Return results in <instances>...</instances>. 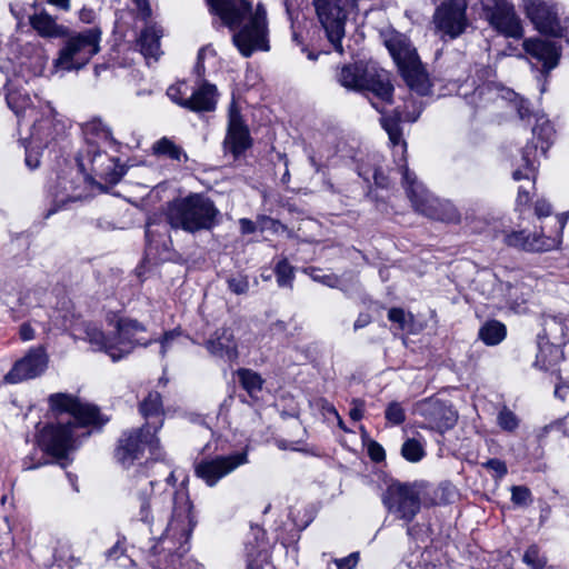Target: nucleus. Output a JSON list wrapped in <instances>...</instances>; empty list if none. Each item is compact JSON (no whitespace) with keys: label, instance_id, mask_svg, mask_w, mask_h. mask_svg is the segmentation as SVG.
I'll return each instance as SVG.
<instances>
[{"label":"nucleus","instance_id":"20","mask_svg":"<svg viewBox=\"0 0 569 569\" xmlns=\"http://www.w3.org/2000/svg\"><path fill=\"white\" fill-rule=\"evenodd\" d=\"M422 111V103L416 100L412 96L405 100L402 110L398 107L395 111V116H383L381 118V126L389 136V140L393 148V154H400L405 159L407 151V143L402 139V131L400 129V122H413L416 121Z\"/></svg>","mask_w":569,"mask_h":569},{"label":"nucleus","instance_id":"46","mask_svg":"<svg viewBox=\"0 0 569 569\" xmlns=\"http://www.w3.org/2000/svg\"><path fill=\"white\" fill-rule=\"evenodd\" d=\"M511 501L517 506H528L532 501L530 490L525 486H513L511 488Z\"/></svg>","mask_w":569,"mask_h":569},{"label":"nucleus","instance_id":"11","mask_svg":"<svg viewBox=\"0 0 569 569\" xmlns=\"http://www.w3.org/2000/svg\"><path fill=\"white\" fill-rule=\"evenodd\" d=\"M527 18L540 33L561 38L569 29V14L553 0H521Z\"/></svg>","mask_w":569,"mask_h":569},{"label":"nucleus","instance_id":"16","mask_svg":"<svg viewBox=\"0 0 569 569\" xmlns=\"http://www.w3.org/2000/svg\"><path fill=\"white\" fill-rule=\"evenodd\" d=\"M421 490L415 483H391L383 495V503L397 518L410 522L420 510Z\"/></svg>","mask_w":569,"mask_h":569},{"label":"nucleus","instance_id":"51","mask_svg":"<svg viewBox=\"0 0 569 569\" xmlns=\"http://www.w3.org/2000/svg\"><path fill=\"white\" fill-rule=\"evenodd\" d=\"M483 466L491 470L498 479L505 477L508 471L506 463L499 459H490Z\"/></svg>","mask_w":569,"mask_h":569},{"label":"nucleus","instance_id":"55","mask_svg":"<svg viewBox=\"0 0 569 569\" xmlns=\"http://www.w3.org/2000/svg\"><path fill=\"white\" fill-rule=\"evenodd\" d=\"M352 408L350 409L349 416L353 421H359L363 417L365 401L361 399H353Z\"/></svg>","mask_w":569,"mask_h":569},{"label":"nucleus","instance_id":"45","mask_svg":"<svg viewBox=\"0 0 569 569\" xmlns=\"http://www.w3.org/2000/svg\"><path fill=\"white\" fill-rule=\"evenodd\" d=\"M523 561L531 567V569H543L546 566V559L540 556L539 549L537 546H530L525 555Z\"/></svg>","mask_w":569,"mask_h":569},{"label":"nucleus","instance_id":"15","mask_svg":"<svg viewBox=\"0 0 569 569\" xmlns=\"http://www.w3.org/2000/svg\"><path fill=\"white\" fill-rule=\"evenodd\" d=\"M533 138L537 140L536 144H528L521 154L522 164H520L512 173L515 180L535 179L537 169V152L545 154L549 149L555 130L548 119L539 117L536 126L532 129Z\"/></svg>","mask_w":569,"mask_h":569},{"label":"nucleus","instance_id":"40","mask_svg":"<svg viewBox=\"0 0 569 569\" xmlns=\"http://www.w3.org/2000/svg\"><path fill=\"white\" fill-rule=\"evenodd\" d=\"M402 457L410 462H418L425 456L422 445L416 439H408L401 447Z\"/></svg>","mask_w":569,"mask_h":569},{"label":"nucleus","instance_id":"14","mask_svg":"<svg viewBox=\"0 0 569 569\" xmlns=\"http://www.w3.org/2000/svg\"><path fill=\"white\" fill-rule=\"evenodd\" d=\"M467 0H446L432 14L435 33L441 40H453L462 36L469 27Z\"/></svg>","mask_w":569,"mask_h":569},{"label":"nucleus","instance_id":"61","mask_svg":"<svg viewBox=\"0 0 569 569\" xmlns=\"http://www.w3.org/2000/svg\"><path fill=\"white\" fill-rule=\"evenodd\" d=\"M530 200L529 191L525 190L523 187L519 188L518 197H517V206L520 209L521 207L528 206Z\"/></svg>","mask_w":569,"mask_h":569},{"label":"nucleus","instance_id":"8","mask_svg":"<svg viewBox=\"0 0 569 569\" xmlns=\"http://www.w3.org/2000/svg\"><path fill=\"white\" fill-rule=\"evenodd\" d=\"M385 44L408 87L419 96L428 94L431 87L428 73L408 37L390 31L385 36Z\"/></svg>","mask_w":569,"mask_h":569},{"label":"nucleus","instance_id":"9","mask_svg":"<svg viewBox=\"0 0 569 569\" xmlns=\"http://www.w3.org/2000/svg\"><path fill=\"white\" fill-rule=\"evenodd\" d=\"M338 81L347 89L371 92L381 102H391L393 87L390 74L373 63L345 66L338 74Z\"/></svg>","mask_w":569,"mask_h":569},{"label":"nucleus","instance_id":"39","mask_svg":"<svg viewBox=\"0 0 569 569\" xmlns=\"http://www.w3.org/2000/svg\"><path fill=\"white\" fill-rule=\"evenodd\" d=\"M359 176L362 177L366 181H369L370 178H372L378 187L387 186V176L380 168H378L376 158H373L372 161L366 166L359 167Z\"/></svg>","mask_w":569,"mask_h":569},{"label":"nucleus","instance_id":"10","mask_svg":"<svg viewBox=\"0 0 569 569\" xmlns=\"http://www.w3.org/2000/svg\"><path fill=\"white\" fill-rule=\"evenodd\" d=\"M101 34L97 26L71 34L54 60V68L61 71L83 68L100 51Z\"/></svg>","mask_w":569,"mask_h":569},{"label":"nucleus","instance_id":"17","mask_svg":"<svg viewBox=\"0 0 569 569\" xmlns=\"http://www.w3.org/2000/svg\"><path fill=\"white\" fill-rule=\"evenodd\" d=\"M482 16L499 33L519 39L523 34L521 20L507 0H481Z\"/></svg>","mask_w":569,"mask_h":569},{"label":"nucleus","instance_id":"22","mask_svg":"<svg viewBox=\"0 0 569 569\" xmlns=\"http://www.w3.org/2000/svg\"><path fill=\"white\" fill-rule=\"evenodd\" d=\"M49 407L56 415L69 413L71 421L81 425H96L100 422L99 410L88 403H81L76 397L69 393H52L48 398Z\"/></svg>","mask_w":569,"mask_h":569},{"label":"nucleus","instance_id":"37","mask_svg":"<svg viewBox=\"0 0 569 569\" xmlns=\"http://www.w3.org/2000/svg\"><path fill=\"white\" fill-rule=\"evenodd\" d=\"M153 151L157 154H164L177 161L187 160V154L183 150L168 138L158 140L153 144Z\"/></svg>","mask_w":569,"mask_h":569},{"label":"nucleus","instance_id":"1","mask_svg":"<svg viewBox=\"0 0 569 569\" xmlns=\"http://www.w3.org/2000/svg\"><path fill=\"white\" fill-rule=\"evenodd\" d=\"M192 509L184 490H167L152 498L139 497V519L149 526L152 533L161 530L152 547L150 562L154 569H186L184 557L197 525Z\"/></svg>","mask_w":569,"mask_h":569},{"label":"nucleus","instance_id":"60","mask_svg":"<svg viewBox=\"0 0 569 569\" xmlns=\"http://www.w3.org/2000/svg\"><path fill=\"white\" fill-rule=\"evenodd\" d=\"M555 396L562 401L566 400L569 397V383H557L555 388Z\"/></svg>","mask_w":569,"mask_h":569},{"label":"nucleus","instance_id":"54","mask_svg":"<svg viewBox=\"0 0 569 569\" xmlns=\"http://www.w3.org/2000/svg\"><path fill=\"white\" fill-rule=\"evenodd\" d=\"M368 453H369V457L376 462L382 461L386 456V452H385V449L382 448V446L376 441H371L368 445Z\"/></svg>","mask_w":569,"mask_h":569},{"label":"nucleus","instance_id":"25","mask_svg":"<svg viewBox=\"0 0 569 569\" xmlns=\"http://www.w3.org/2000/svg\"><path fill=\"white\" fill-rule=\"evenodd\" d=\"M569 216L557 217L559 231L556 237H542L540 234H527L526 231H513L506 236L505 241L508 246L523 249L526 251H549L557 249L561 243V233Z\"/></svg>","mask_w":569,"mask_h":569},{"label":"nucleus","instance_id":"62","mask_svg":"<svg viewBox=\"0 0 569 569\" xmlns=\"http://www.w3.org/2000/svg\"><path fill=\"white\" fill-rule=\"evenodd\" d=\"M239 223H240V229H241L242 233L248 234V233L254 232V230H256L254 223L247 218L240 219Z\"/></svg>","mask_w":569,"mask_h":569},{"label":"nucleus","instance_id":"23","mask_svg":"<svg viewBox=\"0 0 569 569\" xmlns=\"http://www.w3.org/2000/svg\"><path fill=\"white\" fill-rule=\"evenodd\" d=\"M79 426L71 420L48 425L40 433V445L48 453L64 458L74 448L76 429Z\"/></svg>","mask_w":569,"mask_h":569},{"label":"nucleus","instance_id":"35","mask_svg":"<svg viewBox=\"0 0 569 569\" xmlns=\"http://www.w3.org/2000/svg\"><path fill=\"white\" fill-rule=\"evenodd\" d=\"M560 359V349L553 345L547 343L540 348L537 355L536 365L540 369L552 370Z\"/></svg>","mask_w":569,"mask_h":569},{"label":"nucleus","instance_id":"26","mask_svg":"<svg viewBox=\"0 0 569 569\" xmlns=\"http://www.w3.org/2000/svg\"><path fill=\"white\" fill-rule=\"evenodd\" d=\"M48 367V355L42 347L32 348L18 360L12 369L4 376L9 383H19L42 375Z\"/></svg>","mask_w":569,"mask_h":569},{"label":"nucleus","instance_id":"57","mask_svg":"<svg viewBox=\"0 0 569 569\" xmlns=\"http://www.w3.org/2000/svg\"><path fill=\"white\" fill-rule=\"evenodd\" d=\"M79 19L83 23H93L97 19V13L93 9L84 7L79 11Z\"/></svg>","mask_w":569,"mask_h":569},{"label":"nucleus","instance_id":"63","mask_svg":"<svg viewBox=\"0 0 569 569\" xmlns=\"http://www.w3.org/2000/svg\"><path fill=\"white\" fill-rule=\"evenodd\" d=\"M20 337L23 341L31 340L34 337V331L29 325L24 323L20 327Z\"/></svg>","mask_w":569,"mask_h":569},{"label":"nucleus","instance_id":"24","mask_svg":"<svg viewBox=\"0 0 569 569\" xmlns=\"http://www.w3.org/2000/svg\"><path fill=\"white\" fill-rule=\"evenodd\" d=\"M78 166L91 179L99 178L107 182H117L120 178L116 171L114 160L90 143L86 152L78 157Z\"/></svg>","mask_w":569,"mask_h":569},{"label":"nucleus","instance_id":"12","mask_svg":"<svg viewBox=\"0 0 569 569\" xmlns=\"http://www.w3.org/2000/svg\"><path fill=\"white\" fill-rule=\"evenodd\" d=\"M402 178L407 194L415 209L425 216L447 222H459L460 214L449 201H439L419 183L407 166L402 168Z\"/></svg>","mask_w":569,"mask_h":569},{"label":"nucleus","instance_id":"2","mask_svg":"<svg viewBox=\"0 0 569 569\" xmlns=\"http://www.w3.org/2000/svg\"><path fill=\"white\" fill-rule=\"evenodd\" d=\"M209 12L221 20L232 34V42L243 57L268 51L267 13L261 4L252 10L246 0H206Z\"/></svg>","mask_w":569,"mask_h":569},{"label":"nucleus","instance_id":"34","mask_svg":"<svg viewBox=\"0 0 569 569\" xmlns=\"http://www.w3.org/2000/svg\"><path fill=\"white\" fill-rule=\"evenodd\" d=\"M506 327L503 323L491 320L486 322L479 330V338L488 346H496L506 338Z\"/></svg>","mask_w":569,"mask_h":569},{"label":"nucleus","instance_id":"28","mask_svg":"<svg viewBox=\"0 0 569 569\" xmlns=\"http://www.w3.org/2000/svg\"><path fill=\"white\" fill-rule=\"evenodd\" d=\"M249 144V131L242 121L238 108L234 103H231L229 108L228 132L224 146L229 151L237 156L243 152Z\"/></svg>","mask_w":569,"mask_h":569},{"label":"nucleus","instance_id":"4","mask_svg":"<svg viewBox=\"0 0 569 569\" xmlns=\"http://www.w3.org/2000/svg\"><path fill=\"white\" fill-rule=\"evenodd\" d=\"M219 216L213 201L201 193H191L168 203L166 218L173 229L194 233L211 229Z\"/></svg>","mask_w":569,"mask_h":569},{"label":"nucleus","instance_id":"33","mask_svg":"<svg viewBox=\"0 0 569 569\" xmlns=\"http://www.w3.org/2000/svg\"><path fill=\"white\" fill-rule=\"evenodd\" d=\"M162 30L156 24L146 27L138 40L141 53L146 58L157 59L160 54V38Z\"/></svg>","mask_w":569,"mask_h":569},{"label":"nucleus","instance_id":"19","mask_svg":"<svg viewBox=\"0 0 569 569\" xmlns=\"http://www.w3.org/2000/svg\"><path fill=\"white\" fill-rule=\"evenodd\" d=\"M248 462V451L243 449L226 456L202 459L196 465L194 471L197 477L202 479L208 486L213 487L220 479Z\"/></svg>","mask_w":569,"mask_h":569},{"label":"nucleus","instance_id":"64","mask_svg":"<svg viewBox=\"0 0 569 569\" xmlns=\"http://www.w3.org/2000/svg\"><path fill=\"white\" fill-rule=\"evenodd\" d=\"M143 17L150 16V8L147 0H133Z\"/></svg>","mask_w":569,"mask_h":569},{"label":"nucleus","instance_id":"27","mask_svg":"<svg viewBox=\"0 0 569 569\" xmlns=\"http://www.w3.org/2000/svg\"><path fill=\"white\" fill-rule=\"evenodd\" d=\"M522 47L531 58L542 63V68L547 72L559 63L561 49L552 41L535 37L526 39Z\"/></svg>","mask_w":569,"mask_h":569},{"label":"nucleus","instance_id":"42","mask_svg":"<svg viewBox=\"0 0 569 569\" xmlns=\"http://www.w3.org/2000/svg\"><path fill=\"white\" fill-rule=\"evenodd\" d=\"M498 426L506 431H513L519 426V419L517 416L507 407H503L497 416Z\"/></svg>","mask_w":569,"mask_h":569},{"label":"nucleus","instance_id":"31","mask_svg":"<svg viewBox=\"0 0 569 569\" xmlns=\"http://www.w3.org/2000/svg\"><path fill=\"white\" fill-rule=\"evenodd\" d=\"M254 543L249 541L246 546L247 549V566L246 569H270V553L268 543L258 538L259 530L254 532Z\"/></svg>","mask_w":569,"mask_h":569},{"label":"nucleus","instance_id":"56","mask_svg":"<svg viewBox=\"0 0 569 569\" xmlns=\"http://www.w3.org/2000/svg\"><path fill=\"white\" fill-rule=\"evenodd\" d=\"M359 560L358 552H353L346 558L336 560L338 569H352Z\"/></svg>","mask_w":569,"mask_h":569},{"label":"nucleus","instance_id":"6","mask_svg":"<svg viewBox=\"0 0 569 569\" xmlns=\"http://www.w3.org/2000/svg\"><path fill=\"white\" fill-rule=\"evenodd\" d=\"M385 44L408 87L419 96L428 94L431 87L428 73L408 37L390 31L385 36Z\"/></svg>","mask_w":569,"mask_h":569},{"label":"nucleus","instance_id":"58","mask_svg":"<svg viewBox=\"0 0 569 569\" xmlns=\"http://www.w3.org/2000/svg\"><path fill=\"white\" fill-rule=\"evenodd\" d=\"M535 212L539 218L548 217L551 212V207L545 200H538L535 204Z\"/></svg>","mask_w":569,"mask_h":569},{"label":"nucleus","instance_id":"50","mask_svg":"<svg viewBox=\"0 0 569 569\" xmlns=\"http://www.w3.org/2000/svg\"><path fill=\"white\" fill-rule=\"evenodd\" d=\"M310 276L315 281L321 282L328 287H336L338 278L335 274H325L319 269H311Z\"/></svg>","mask_w":569,"mask_h":569},{"label":"nucleus","instance_id":"44","mask_svg":"<svg viewBox=\"0 0 569 569\" xmlns=\"http://www.w3.org/2000/svg\"><path fill=\"white\" fill-rule=\"evenodd\" d=\"M385 417L389 423L398 426L406 420V412L399 402L393 401L388 405Z\"/></svg>","mask_w":569,"mask_h":569},{"label":"nucleus","instance_id":"18","mask_svg":"<svg viewBox=\"0 0 569 569\" xmlns=\"http://www.w3.org/2000/svg\"><path fill=\"white\" fill-rule=\"evenodd\" d=\"M317 16L326 30L327 37L335 50L343 52L341 40L345 37L347 21L346 3L343 0H313Z\"/></svg>","mask_w":569,"mask_h":569},{"label":"nucleus","instance_id":"32","mask_svg":"<svg viewBox=\"0 0 569 569\" xmlns=\"http://www.w3.org/2000/svg\"><path fill=\"white\" fill-rule=\"evenodd\" d=\"M30 24L41 37L44 38H60L68 34V29L58 24L56 19L46 11H41L30 17Z\"/></svg>","mask_w":569,"mask_h":569},{"label":"nucleus","instance_id":"13","mask_svg":"<svg viewBox=\"0 0 569 569\" xmlns=\"http://www.w3.org/2000/svg\"><path fill=\"white\" fill-rule=\"evenodd\" d=\"M161 426L162 422L159 421L153 427V432H151L150 423H147L141 429L124 432L119 440L116 452L118 461L123 467L129 468L143 456L146 450L149 451L153 459H159L161 457V448L159 439L154 433Z\"/></svg>","mask_w":569,"mask_h":569},{"label":"nucleus","instance_id":"29","mask_svg":"<svg viewBox=\"0 0 569 569\" xmlns=\"http://www.w3.org/2000/svg\"><path fill=\"white\" fill-rule=\"evenodd\" d=\"M207 349L213 356L233 361L238 358L237 342L231 329L220 328L207 341Z\"/></svg>","mask_w":569,"mask_h":569},{"label":"nucleus","instance_id":"7","mask_svg":"<svg viewBox=\"0 0 569 569\" xmlns=\"http://www.w3.org/2000/svg\"><path fill=\"white\" fill-rule=\"evenodd\" d=\"M385 44L408 87L419 96L428 94L431 87L428 73L408 37L390 31L385 36Z\"/></svg>","mask_w":569,"mask_h":569},{"label":"nucleus","instance_id":"43","mask_svg":"<svg viewBox=\"0 0 569 569\" xmlns=\"http://www.w3.org/2000/svg\"><path fill=\"white\" fill-rule=\"evenodd\" d=\"M277 282L280 287L291 286L293 280V267L287 260H281L276 266Z\"/></svg>","mask_w":569,"mask_h":569},{"label":"nucleus","instance_id":"49","mask_svg":"<svg viewBox=\"0 0 569 569\" xmlns=\"http://www.w3.org/2000/svg\"><path fill=\"white\" fill-rule=\"evenodd\" d=\"M227 282L229 290L236 295H244L249 290V281L244 276L231 277Z\"/></svg>","mask_w":569,"mask_h":569},{"label":"nucleus","instance_id":"41","mask_svg":"<svg viewBox=\"0 0 569 569\" xmlns=\"http://www.w3.org/2000/svg\"><path fill=\"white\" fill-rule=\"evenodd\" d=\"M189 87L184 81L170 86L167 90L169 99L183 108V102L188 101Z\"/></svg>","mask_w":569,"mask_h":569},{"label":"nucleus","instance_id":"52","mask_svg":"<svg viewBox=\"0 0 569 569\" xmlns=\"http://www.w3.org/2000/svg\"><path fill=\"white\" fill-rule=\"evenodd\" d=\"M43 147H34L31 146V140L29 139L28 146H27V154H26V163L30 169H36L39 166V158L38 152L34 150L42 149Z\"/></svg>","mask_w":569,"mask_h":569},{"label":"nucleus","instance_id":"36","mask_svg":"<svg viewBox=\"0 0 569 569\" xmlns=\"http://www.w3.org/2000/svg\"><path fill=\"white\" fill-rule=\"evenodd\" d=\"M237 376L239 378V381L243 389L247 390V392L250 396L256 395L257 392L261 391L263 380L260 377L259 373L251 369H239L237 371Z\"/></svg>","mask_w":569,"mask_h":569},{"label":"nucleus","instance_id":"21","mask_svg":"<svg viewBox=\"0 0 569 569\" xmlns=\"http://www.w3.org/2000/svg\"><path fill=\"white\" fill-rule=\"evenodd\" d=\"M415 412L425 419V428L439 433L452 429L458 421V412L452 406L438 398H427L417 402Z\"/></svg>","mask_w":569,"mask_h":569},{"label":"nucleus","instance_id":"30","mask_svg":"<svg viewBox=\"0 0 569 569\" xmlns=\"http://www.w3.org/2000/svg\"><path fill=\"white\" fill-rule=\"evenodd\" d=\"M217 104V89L213 84L202 83L191 93L188 101L183 102V108L191 111H212Z\"/></svg>","mask_w":569,"mask_h":569},{"label":"nucleus","instance_id":"3","mask_svg":"<svg viewBox=\"0 0 569 569\" xmlns=\"http://www.w3.org/2000/svg\"><path fill=\"white\" fill-rule=\"evenodd\" d=\"M20 96H9V108L18 118L19 126H30L31 146L49 147L64 138L67 131L66 120L58 118L50 103L38 100V106L22 109L18 103Z\"/></svg>","mask_w":569,"mask_h":569},{"label":"nucleus","instance_id":"5","mask_svg":"<svg viewBox=\"0 0 569 569\" xmlns=\"http://www.w3.org/2000/svg\"><path fill=\"white\" fill-rule=\"evenodd\" d=\"M144 331V327L132 319H120L114 330L106 335L97 326L87 325L84 339L93 350L106 352L113 361L130 353L137 345H147L137 336Z\"/></svg>","mask_w":569,"mask_h":569},{"label":"nucleus","instance_id":"47","mask_svg":"<svg viewBox=\"0 0 569 569\" xmlns=\"http://www.w3.org/2000/svg\"><path fill=\"white\" fill-rule=\"evenodd\" d=\"M388 319L391 322L397 323L401 330H406L411 322V316L407 315L401 308L390 309L388 312Z\"/></svg>","mask_w":569,"mask_h":569},{"label":"nucleus","instance_id":"53","mask_svg":"<svg viewBox=\"0 0 569 569\" xmlns=\"http://www.w3.org/2000/svg\"><path fill=\"white\" fill-rule=\"evenodd\" d=\"M17 94L20 96L18 98V103L22 109H27L28 104L30 106H38V98L34 97V100H32L27 93H22L20 91H9L7 93V103L9 104V96Z\"/></svg>","mask_w":569,"mask_h":569},{"label":"nucleus","instance_id":"38","mask_svg":"<svg viewBox=\"0 0 569 569\" xmlns=\"http://www.w3.org/2000/svg\"><path fill=\"white\" fill-rule=\"evenodd\" d=\"M140 411L147 419L162 415L161 396L158 392H150L140 405Z\"/></svg>","mask_w":569,"mask_h":569},{"label":"nucleus","instance_id":"48","mask_svg":"<svg viewBox=\"0 0 569 569\" xmlns=\"http://www.w3.org/2000/svg\"><path fill=\"white\" fill-rule=\"evenodd\" d=\"M483 96L488 97L487 100H492L498 96V91L490 84H479L470 97V103L478 104L482 100Z\"/></svg>","mask_w":569,"mask_h":569},{"label":"nucleus","instance_id":"59","mask_svg":"<svg viewBox=\"0 0 569 569\" xmlns=\"http://www.w3.org/2000/svg\"><path fill=\"white\" fill-rule=\"evenodd\" d=\"M177 336H178V333L174 331L167 332L163 336V339L161 340V350H160V353L162 357L166 356L168 348L171 346V343L173 342V340L176 339Z\"/></svg>","mask_w":569,"mask_h":569}]
</instances>
